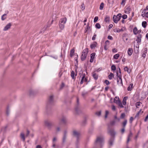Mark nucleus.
I'll list each match as a JSON object with an SVG mask.
<instances>
[{
  "instance_id": "7",
  "label": "nucleus",
  "mask_w": 148,
  "mask_h": 148,
  "mask_svg": "<svg viewBox=\"0 0 148 148\" xmlns=\"http://www.w3.org/2000/svg\"><path fill=\"white\" fill-rule=\"evenodd\" d=\"M28 92L30 96H32L36 95L37 93V92L35 90L30 89L29 90Z\"/></svg>"
},
{
  "instance_id": "17",
  "label": "nucleus",
  "mask_w": 148,
  "mask_h": 148,
  "mask_svg": "<svg viewBox=\"0 0 148 148\" xmlns=\"http://www.w3.org/2000/svg\"><path fill=\"white\" fill-rule=\"evenodd\" d=\"M132 133L131 132H130L128 136V138H127V143H128V142L130 140V138L132 137Z\"/></svg>"
},
{
  "instance_id": "6",
  "label": "nucleus",
  "mask_w": 148,
  "mask_h": 148,
  "mask_svg": "<svg viewBox=\"0 0 148 148\" xmlns=\"http://www.w3.org/2000/svg\"><path fill=\"white\" fill-rule=\"evenodd\" d=\"M117 78V82L118 84H121L122 85H123V82L121 76V75H119V73L117 72L116 73Z\"/></svg>"
},
{
  "instance_id": "26",
  "label": "nucleus",
  "mask_w": 148,
  "mask_h": 148,
  "mask_svg": "<svg viewBox=\"0 0 148 148\" xmlns=\"http://www.w3.org/2000/svg\"><path fill=\"white\" fill-rule=\"evenodd\" d=\"M113 30L115 32H120L121 31H123V30L122 29H114Z\"/></svg>"
},
{
  "instance_id": "5",
  "label": "nucleus",
  "mask_w": 148,
  "mask_h": 148,
  "mask_svg": "<svg viewBox=\"0 0 148 148\" xmlns=\"http://www.w3.org/2000/svg\"><path fill=\"white\" fill-rule=\"evenodd\" d=\"M121 17V14H119L117 16L114 15L113 17V21L116 23L118 21L120 20Z\"/></svg>"
},
{
  "instance_id": "32",
  "label": "nucleus",
  "mask_w": 148,
  "mask_h": 148,
  "mask_svg": "<svg viewBox=\"0 0 148 148\" xmlns=\"http://www.w3.org/2000/svg\"><path fill=\"white\" fill-rule=\"evenodd\" d=\"M124 70L125 71H127L129 73H130V70H129L127 67V66L124 68Z\"/></svg>"
},
{
  "instance_id": "18",
  "label": "nucleus",
  "mask_w": 148,
  "mask_h": 148,
  "mask_svg": "<svg viewBox=\"0 0 148 148\" xmlns=\"http://www.w3.org/2000/svg\"><path fill=\"white\" fill-rule=\"evenodd\" d=\"M92 75L94 79H95L97 80L98 79V75L96 74V73H92Z\"/></svg>"
},
{
  "instance_id": "63",
  "label": "nucleus",
  "mask_w": 148,
  "mask_h": 148,
  "mask_svg": "<svg viewBox=\"0 0 148 148\" xmlns=\"http://www.w3.org/2000/svg\"><path fill=\"white\" fill-rule=\"evenodd\" d=\"M29 131L28 130H27V134L26 135V136L27 137L29 135Z\"/></svg>"
},
{
  "instance_id": "2",
  "label": "nucleus",
  "mask_w": 148,
  "mask_h": 148,
  "mask_svg": "<svg viewBox=\"0 0 148 148\" xmlns=\"http://www.w3.org/2000/svg\"><path fill=\"white\" fill-rule=\"evenodd\" d=\"M104 138L102 136H100L98 137L95 142V144L97 146H101L103 143Z\"/></svg>"
},
{
  "instance_id": "54",
  "label": "nucleus",
  "mask_w": 148,
  "mask_h": 148,
  "mask_svg": "<svg viewBox=\"0 0 148 148\" xmlns=\"http://www.w3.org/2000/svg\"><path fill=\"white\" fill-rule=\"evenodd\" d=\"M127 15L126 14L123 15L122 16V18L123 19H125L127 18Z\"/></svg>"
},
{
  "instance_id": "11",
  "label": "nucleus",
  "mask_w": 148,
  "mask_h": 148,
  "mask_svg": "<svg viewBox=\"0 0 148 148\" xmlns=\"http://www.w3.org/2000/svg\"><path fill=\"white\" fill-rule=\"evenodd\" d=\"M45 124L46 126L50 127L52 125V123L50 121L46 120L45 121Z\"/></svg>"
},
{
  "instance_id": "35",
  "label": "nucleus",
  "mask_w": 148,
  "mask_h": 148,
  "mask_svg": "<svg viewBox=\"0 0 148 148\" xmlns=\"http://www.w3.org/2000/svg\"><path fill=\"white\" fill-rule=\"evenodd\" d=\"M119 54H117L115 55L114 56V59H117L119 58Z\"/></svg>"
},
{
  "instance_id": "48",
  "label": "nucleus",
  "mask_w": 148,
  "mask_h": 148,
  "mask_svg": "<svg viewBox=\"0 0 148 148\" xmlns=\"http://www.w3.org/2000/svg\"><path fill=\"white\" fill-rule=\"evenodd\" d=\"M141 16L143 17H144L145 16V11H143H143L142 12Z\"/></svg>"
},
{
  "instance_id": "37",
  "label": "nucleus",
  "mask_w": 148,
  "mask_h": 148,
  "mask_svg": "<svg viewBox=\"0 0 148 148\" xmlns=\"http://www.w3.org/2000/svg\"><path fill=\"white\" fill-rule=\"evenodd\" d=\"M6 15V14H4L1 16V19L3 21L6 18V17H5Z\"/></svg>"
},
{
  "instance_id": "24",
  "label": "nucleus",
  "mask_w": 148,
  "mask_h": 148,
  "mask_svg": "<svg viewBox=\"0 0 148 148\" xmlns=\"http://www.w3.org/2000/svg\"><path fill=\"white\" fill-rule=\"evenodd\" d=\"M110 17L106 16L105 18L104 21L106 22H109L110 21Z\"/></svg>"
},
{
  "instance_id": "39",
  "label": "nucleus",
  "mask_w": 148,
  "mask_h": 148,
  "mask_svg": "<svg viewBox=\"0 0 148 148\" xmlns=\"http://www.w3.org/2000/svg\"><path fill=\"white\" fill-rule=\"evenodd\" d=\"M109 112L108 110H106L105 112V118H106L107 117L108 115L109 114Z\"/></svg>"
},
{
  "instance_id": "52",
  "label": "nucleus",
  "mask_w": 148,
  "mask_h": 148,
  "mask_svg": "<svg viewBox=\"0 0 148 148\" xmlns=\"http://www.w3.org/2000/svg\"><path fill=\"white\" fill-rule=\"evenodd\" d=\"M97 35L96 34H95L92 37V39L93 40H94L95 39Z\"/></svg>"
},
{
  "instance_id": "47",
  "label": "nucleus",
  "mask_w": 148,
  "mask_h": 148,
  "mask_svg": "<svg viewBox=\"0 0 148 148\" xmlns=\"http://www.w3.org/2000/svg\"><path fill=\"white\" fill-rule=\"evenodd\" d=\"M57 138L56 137H54L53 138L52 140V143H56L55 142L57 140Z\"/></svg>"
},
{
  "instance_id": "3",
  "label": "nucleus",
  "mask_w": 148,
  "mask_h": 148,
  "mask_svg": "<svg viewBox=\"0 0 148 148\" xmlns=\"http://www.w3.org/2000/svg\"><path fill=\"white\" fill-rule=\"evenodd\" d=\"M67 21V19L66 17L61 18L60 19L59 25L60 29L61 30L64 29V24Z\"/></svg>"
},
{
  "instance_id": "13",
  "label": "nucleus",
  "mask_w": 148,
  "mask_h": 148,
  "mask_svg": "<svg viewBox=\"0 0 148 148\" xmlns=\"http://www.w3.org/2000/svg\"><path fill=\"white\" fill-rule=\"evenodd\" d=\"M95 53H92L90 55V62H92L93 61V59L95 57Z\"/></svg>"
},
{
  "instance_id": "9",
  "label": "nucleus",
  "mask_w": 148,
  "mask_h": 148,
  "mask_svg": "<svg viewBox=\"0 0 148 148\" xmlns=\"http://www.w3.org/2000/svg\"><path fill=\"white\" fill-rule=\"evenodd\" d=\"M67 122V119L64 116H63L61 119V120L59 123V125H60L61 123H62L64 124H65Z\"/></svg>"
},
{
  "instance_id": "61",
  "label": "nucleus",
  "mask_w": 148,
  "mask_h": 148,
  "mask_svg": "<svg viewBox=\"0 0 148 148\" xmlns=\"http://www.w3.org/2000/svg\"><path fill=\"white\" fill-rule=\"evenodd\" d=\"M134 119V118L133 117H131L130 118V122L131 123H132V121H133Z\"/></svg>"
},
{
  "instance_id": "15",
  "label": "nucleus",
  "mask_w": 148,
  "mask_h": 148,
  "mask_svg": "<svg viewBox=\"0 0 148 148\" xmlns=\"http://www.w3.org/2000/svg\"><path fill=\"white\" fill-rule=\"evenodd\" d=\"M141 35H139L137 36V39L136 40V41H137L138 43H140L141 41Z\"/></svg>"
},
{
  "instance_id": "64",
  "label": "nucleus",
  "mask_w": 148,
  "mask_h": 148,
  "mask_svg": "<svg viewBox=\"0 0 148 148\" xmlns=\"http://www.w3.org/2000/svg\"><path fill=\"white\" fill-rule=\"evenodd\" d=\"M141 110H140L137 113V114H136V117H138L139 115V114L140 112H141Z\"/></svg>"
},
{
  "instance_id": "28",
  "label": "nucleus",
  "mask_w": 148,
  "mask_h": 148,
  "mask_svg": "<svg viewBox=\"0 0 148 148\" xmlns=\"http://www.w3.org/2000/svg\"><path fill=\"white\" fill-rule=\"evenodd\" d=\"M113 77L114 74L111 73H110V74L108 76V78L110 79H112Z\"/></svg>"
},
{
  "instance_id": "53",
  "label": "nucleus",
  "mask_w": 148,
  "mask_h": 148,
  "mask_svg": "<svg viewBox=\"0 0 148 148\" xmlns=\"http://www.w3.org/2000/svg\"><path fill=\"white\" fill-rule=\"evenodd\" d=\"M105 82L107 85H108L110 84L109 82L107 80H105Z\"/></svg>"
},
{
  "instance_id": "4",
  "label": "nucleus",
  "mask_w": 148,
  "mask_h": 148,
  "mask_svg": "<svg viewBox=\"0 0 148 148\" xmlns=\"http://www.w3.org/2000/svg\"><path fill=\"white\" fill-rule=\"evenodd\" d=\"M88 52V50L87 48L83 50L81 56V58L82 61L86 59Z\"/></svg>"
},
{
  "instance_id": "12",
  "label": "nucleus",
  "mask_w": 148,
  "mask_h": 148,
  "mask_svg": "<svg viewBox=\"0 0 148 148\" xmlns=\"http://www.w3.org/2000/svg\"><path fill=\"white\" fill-rule=\"evenodd\" d=\"M53 101V95H51L49 97V103H51Z\"/></svg>"
},
{
  "instance_id": "27",
  "label": "nucleus",
  "mask_w": 148,
  "mask_h": 148,
  "mask_svg": "<svg viewBox=\"0 0 148 148\" xmlns=\"http://www.w3.org/2000/svg\"><path fill=\"white\" fill-rule=\"evenodd\" d=\"M85 74H84L82 75V79L80 82V84H82L84 82V78H85Z\"/></svg>"
},
{
  "instance_id": "57",
  "label": "nucleus",
  "mask_w": 148,
  "mask_h": 148,
  "mask_svg": "<svg viewBox=\"0 0 148 148\" xmlns=\"http://www.w3.org/2000/svg\"><path fill=\"white\" fill-rule=\"evenodd\" d=\"M10 110L8 108H7V110H6V114L7 115H8V114L10 112Z\"/></svg>"
},
{
  "instance_id": "8",
  "label": "nucleus",
  "mask_w": 148,
  "mask_h": 148,
  "mask_svg": "<svg viewBox=\"0 0 148 148\" xmlns=\"http://www.w3.org/2000/svg\"><path fill=\"white\" fill-rule=\"evenodd\" d=\"M73 135L77 138V140L78 141L79 138L80 136V133L76 131L75 130L73 131Z\"/></svg>"
},
{
  "instance_id": "43",
  "label": "nucleus",
  "mask_w": 148,
  "mask_h": 148,
  "mask_svg": "<svg viewBox=\"0 0 148 148\" xmlns=\"http://www.w3.org/2000/svg\"><path fill=\"white\" fill-rule=\"evenodd\" d=\"M89 23H88V24H87V26L86 27V29L87 30V31L88 30H89L90 28V27L89 26Z\"/></svg>"
},
{
  "instance_id": "62",
  "label": "nucleus",
  "mask_w": 148,
  "mask_h": 148,
  "mask_svg": "<svg viewBox=\"0 0 148 148\" xmlns=\"http://www.w3.org/2000/svg\"><path fill=\"white\" fill-rule=\"evenodd\" d=\"M112 51L113 52H117V50L115 48H114L112 49Z\"/></svg>"
},
{
  "instance_id": "58",
  "label": "nucleus",
  "mask_w": 148,
  "mask_h": 148,
  "mask_svg": "<svg viewBox=\"0 0 148 148\" xmlns=\"http://www.w3.org/2000/svg\"><path fill=\"white\" fill-rule=\"evenodd\" d=\"M108 39L110 40H112L113 39V38L112 37L110 36H108Z\"/></svg>"
},
{
  "instance_id": "60",
  "label": "nucleus",
  "mask_w": 148,
  "mask_h": 148,
  "mask_svg": "<svg viewBox=\"0 0 148 148\" xmlns=\"http://www.w3.org/2000/svg\"><path fill=\"white\" fill-rule=\"evenodd\" d=\"M64 86V83H62L60 86V88L61 89H62Z\"/></svg>"
},
{
  "instance_id": "42",
  "label": "nucleus",
  "mask_w": 148,
  "mask_h": 148,
  "mask_svg": "<svg viewBox=\"0 0 148 148\" xmlns=\"http://www.w3.org/2000/svg\"><path fill=\"white\" fill-rule=\"evenodd\" d=\"M111 69L112 70L115 71L116 69V67L114 65H112L111 66Z\"/></svg>"
},
{
  "instance_id": "30",
  "label": "nucleus",
  "mask_w": 148,
  "mask_h": 148,
  "mask_svg": "<svg viewBox=\"0 0 148 148\" xmlns=\"http://www.w3.org/2000/svg\"><path fill=\"white\" fill-rule=\"evenodd\" d=\"M74 50L73 49H71L70 51V56L71 57H72L73 55V54L74 53Z\"/></svg>"
},
{
  "instance_id": "51",
  "label": "nucleus",
  "mask_w": 148,
  "mask_h": 148,
  "mask_svg": "<svg viewBox=\"0 0 148 148\" xmlns=\"http://www.w3.org/2000/svg\"><path fill=\"white\" fill-rule=\"evenodd\" d=\"M130 9L129 8H127L125 10V12H127L128 13H130Z\"/></svg>"
},
{
  "instance_id": "59",
  "label": "nucleus",
  "mask_w": 148,
  "mask_h": 148,
  "mask_svg": "<svg viewBox=\"0 0 148 148\" xmlns=\"http://www.w3.org/2000/svg\"><path fill=\"white\" fill-rule=\"evenodd\" d=\"M81 6L82 7L81 8H82V10H84V5L83 3L82 5Z\"/></svg>"
},
{
  "instance_id": "41",
  "label": "nucleus",
  "mask_w": 148,
  "mask_h": 148,
  "mask_svg": "<svg viewBox=\"0 0 148 148\" xmlns=\"http://www.w3.org/2000/svg\"><path fill=\"white\" fill-rule=\"evenodd\" d=\"M141 103L140 102H137L136 104V106L137 108H138V106H140V104H141Z\"/></svg>"
},
{
  "instance_id": "10",
  "label": "nucleus",
  "mask_w": 148,
  "mask_h": 148,
  "mask_svg": "<svg viewBox=\"0 0 148 148\" xmlns=\"http://www.w3.org/2000/svg\"><path fill=\"white\" fill-rule=\"evenodd\" d=\"M12 26V24L10 23H8L4 27L3 29L4 31H6L9 29Z\"/></svg>"
},
{
  "instance_id": "1",
  "label": "nucleus",
  "mask_w": 148,
  "mask_h": 148,
  "mask_svg": "<svg viewBox=\"0 0 148 148\" xmlns=\"http://www.w3.org/2000/svg\"><path fill=\"white\" fill-rule=\"evenodd\" d=\"M108 132L111 136L109 140V142L110 145H112L114 140L113 137L116 134V132L113 130L110 129H108Z\"/></svg>"
},
{
  "instance_id": "20",
  "label": "nucleus",
  "mask_w": 148,
  "mask_h": 148,
  "mask_svg": "<svg viewBox=\"0 0 148 148\" xmlns=\"http://www.w3.org/2000/svg\"><path fill=\"white\" fill-rule=\"evenodd\" d=\"M61 127L60 126H57L56 128V132L57 133L60 131Z\"/></svg>"
},
{
  "instance_id": "50",
  "label": "nucleus",
  "mask_w": 148,
  "mask_h": 148,
  "mask_svg": "<svg viewBox=\"0 0 148 148\" xmlns=\"http://www.w3.org/2000/svg\"><path fill=\"white\" fill-rule=\"evenodd\" d=\"M110 43V41L108 40H107L105 42V45L108 46L109 45Z\"/></svg>"
},
{
  "instance_id": "19",
  "label": "nucleus",
  "mask_w": 148,
  "mask_h": 148,
  "mask_svg": "<svg viewBox=\"0 0 148 148\" xmlns=\"http://www.w3.org/2000/svg\"><path fill=\"white\" fill-rule=\"evenodd\" d=\"M127 97H125L123 99V105H125L126 104V100L127 99Z\"/></svg>"
},
{
  "instance_id": "38",
  "label": "nucleus",
  "mask_w": 148,
  "mask_h": 148,
  "mask_svg": "<svg viewBox=\"0 0 148 148\" xmlns=\"http://www.w3.org/2000/svg\"><path fill=\"white\" fill-rule=\"evenodd\" d=\"M66 138L67 136H66L65 135H63L62 139V141L63 143H64L65 142Z\"/></svg>"
},
{
  "instance_id": "33",
  "label": "nucleus",
  "mask_w": 148,
  "mask_h": 148,
  "mask_svg": "<svg viewBox=\"0 0 148 148\" xmlns=\"http://www.w3.org/2000/svg\"><path fill=\"white\" fill-rule=\"evenodd\" d=\"M117 104H118V106L121 108H123V106L121 103V102L120 101H119Z\"/></svg>"
},
{
  "instance_id": "55",
  "label": "nucleus",
  "mask_w": 148,
  "mask_h": 148,
  "mask_svg": "<svg viewBox=\"0 0 148 148\" xmlns=\"http://www.w3.org/2000/svg\"><path fill=\"white\" fill-rule=\"evenodd\" d=\"M125 4V0H123L121 3V5H124Z\"/></svg>"
},
{
  "instance_id": "40",
  "label": "nucleus",
  "mask_w": 148,
  "mask_h": 148,
  "mask_svg": "<svg viewBox=\"0 0 148 148\" xmlns=\"http://www.w3.org/2000/svg\"><path fill=\"white\" fill-rule=\"evenodd\" d=\"M127 123V120H125L124 121L123 123V126L125 127Z\"/></svg>"
},
{
  "instance_id": "29",
  "label": "nucleus",
  "mask_w": 148,
  "mask_h": 148,
  "mask_svg": "<svg viewBox=\"0 0 148 148\" xmlns=\"http://www.w3.org/2000/svg\"><path fill=\"white\" fill-rule=\"evenodd\" d=\"M20 136L21 138L23 139V141H25V138L24 134L22 133L21 134Z\"/></svg>"
},
{
  "instance_id": "49",
  "label": "nucleus",
  "mask_w": 148,
  "mask_h": 148,
  "mask_svg": "<svg viewBox=\"0 0 148 148\" xmlns=\"http://www.w3.org/2000/svg\"><path fill=\"white\" fill-rule=\"evenodd\" d=\"M112 109L113 111H115L116 110V108L114 106V105H112Z\"/></svg>"
},
{
  "instance_id": "22",
  "label": "nucleus",
  "mask_w": 148,
  "mask_h": 148,
  "mask_svg": "<svg viewBox=\"0 0 148 148\" xmlns=\"http://www.w3.org/2000/svg\"><path fill=\"white\" fill-rule=\"evenodd\" d=\"M119 101H120V100H119L118 97H115L114 99V102L115 103L117 104Z\"/></svg>"
},
{
  "instance_id": "45",
  "label": "nucleus",
  "mask_w": 148,
  "mask_h": 148,
  "mask_svg": "<svg viewBox=\"0 0 148 148\" xmlns=\"http://www.w3.org/2000/svg\"><path fill=\"white\" fill-rule=\"evenodd\" d=\"M98 17L97 16H96L95 17L94 20V23H96L97 21L98 20Z\"/></svg>"
},
{
  "instance_id": "56",
  "label": "nucleus",
  "mask_w": 148,
  "mask_h": 148,
  "mask_svg": "<svg viewBox=\"0 0 148 148\" xmlns=\"http://www.w3.org/2000/svg\"><path fill=\"white\" fill-rule=\"evenodd\" d=\"M96 114H97V115H98V116H100L101 114V111H99V112H97L96 113Z\"/></svg>"
},
{
  "instance_id": "25",
  "label": "nucleus",
  "mask_w": 148,
  "mask_h": 148,
  "mask_svg": "<svg viewBox=\"0 0 148 148\" xmlns=\"http://www.w3.org/2000/svg\"><path fill=\"white\" fill-rule=\"evenodd\" d=\"M147 25V23L145 21H143L142 23V26L144 28H146Z\"/></svg>"
},
{
  "instance_id": "34",
  "label": "nucleus",
  "mask_w": 148,
  "mask_h": 148,
  "mask_svg": "<svg viewBox=\"0 0 148 148\" xmlns=\"http://www.w3.org/2000/svg\"><path fill=\"white\" fill-rule=\"evenodd\" d=\"M104 3H102L100 5L99 9L100 10H102L103 9V8L104 7Z\"/></svg>"
},
{
  "instance_id": "44",
  "label": "nucleus",
  "mask_w": 148,
  "mask_h": 148,
  "mask_svg": "<svg viewBox=\"0 0 148 148\" xmlns=\"http://www.w3.org/2000/svg\"><path fill=\"white\" fill-rule=\"evenodd\" d=\"M125 116V114L124 113H122L121 114L120 117L121 119H123Z\"/></svg>"
},
{
  "instance_id": "31",
  "label": "nucleus",
  "mask_w": 148,
  "mask_h": 148,
  "mask_svg": "<svg viewBox=\"0 0 148 148\" xmlns=\"http://www.w3.org/2000/svg\"><path fill=\"white\" fill-rule=\"evenodd\" d=\"M133 84H130L129 86L127 88V90L129 91L131 90L132 89V88L133 87Z\"/></svg>"
},
{
  "instance_id": "14",
  "label": "nucleus",
  "mask_w": 148,
  "mask_h": 148,
  "mask_svg": "<svg viewBox=\"0 0 148 148\" xmlns=\"http://www.w3.org/2000/svg\"><path fill=\"white\" fill-rule=\"evenodd\" d=\"M97 45V42H94L93 43L90 45V47L92 49H93L96 47Z\"/></svg>"
},
{
  "instance_id": "36",
  "label": "nucleus",
  "mask_w": 148,
  "mask_h": 148,
  "mask_svg": "<svg viewBox=\"0 0 148 148\" xmlns=\"http://www.w3.org/2000/svg\"><path fill=\"white\" fill-rule=\"evenodd\" d=\"M95 27L98 29H100L101 27V26L100 24L99 23H97L95 24Z\"/></svg>"
},
{
  "instance_id": "23",
  "label": "nucleus",
  "mask_w": 148,
  "mask_h": 148,
  "mask_svg": "<svg viewBox=\"0 0 148 148\" xmlns=\"http://www.w3.org/2000/svg\"><path fill=\"white\" fill-rule=\"evenodd\" d=\"M75 75L76 76V74H75L74 72L73 71H72L71 74V76L73 79H75Z\"/></svg>"
},
{
  "instance_id": "46",
  "label": "nucleus",
  "mask_w": 148,
  "mask_h": 148,
  "mask_svg": "<svg viewBox=\"0 0 148 148\" xmlns=\"http://www.w3.org/2000/svg\"><path fill=\"white\" fill-rule=\"evenodd\" d=\"M114 119L116 120L117 121H119L120 120V119L119 118H118L116 115L114 117Z\"/></svg>"
},
{
  "instance_id": "16",
  "label": "nucleus",
  "mask_w": 148,
  "mask_h": 148,
  "mask_svg": "<svg viewBox=\"0 0 148 148\" xmlns=\"http://www.w3.org/2000/svg\"><path fill=\"white\" fill-rule=\"evenodd\" d=\"M132 52L133 51L132 49L131 48H129L127 51L128 54L130 56L131 55L132 53Z\"/></svg>"
},
{
  "instance_id": "21",
  "label": "nucleus",
  "mask_w": 148,
  "mask_h": 148,
  "mask_svg": "<svg viewBox=\"0 0 148 148\" xmlns=\"http://www.w3.org/2000/svg\"><path fill=\"white\" fill-rule=\"evenodd\" d=\"M138 30L136 27H135L133 29V33L135 35L138 34Z\"/></svg>"
}]
</instances>
